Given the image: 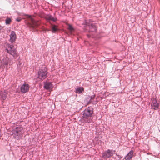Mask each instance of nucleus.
<instances>
[{
  "label": "nucleus",
  "mask_w": 160,
  "mask_h": 160,
  "mask_svg": "<svg viewBox=\"0 0 160 160\" xmlns=\"http://www.w3.org/2000/svg\"><path fill=\"white\" fill-rule=\"evenodd\" d=\"M93 111L91 108H87L84 111L83 117L85 119V121L88 122H90L92 121L91 116Z\"/></svg>",
  "instance_id": "1"
},
{
  "label": "nucleus",
  "mask_w": 160,
  "mask_h": 160,
  "mask_svg": "<svg viewBox=\"0 0 160 160\" xmlns=\"http://www.w3.org/2000/svg\"><path fill=\"white\" fill-rule=\"evenodd\" d=\"M6 50L8 53L12 55L15 58L18 56L17 50L12 45L8 44Z\"/></svg>",
  "instance_id": "2"
},
{
  "label": "nucleus",
  "mask_w": 160,
  "mask_h": 160,
  "mask_svg": "<svg viewBox=\"0 0 160 160\" xmlns=\"http://www.w3.org/2000/svg\"><path fill=\"white\" fill-rule=\"evenodd\" d=\"M28 25L32 28H37L40 24L38 21H35L32 18L30 17L29 18Z\"/></svg>",
  "instance_id": "3"
},
{
  "label": "nucleus",
  "mask_w": 160,
  "mask_h": 160,
  "mask_svg": "<svg viewBox=\"0 0 160 160\" xmlns=\"http://www.w3.org/2000/svg\"><path fill=\"white\" fill-rule=\"evenodd\" d=\"M115 152V150L108 149L102 153V157L104 158H107L113 156Z\"/></svg>",
  "instance_id": "4"
},
{
  "label": "nucleus",
  "mask_w": 160,
  "mask_h": 160,
  "mask_svg": "<svg viewBox=\"0 0 160 160\" xmlns=\"http://www.w3.org/2000/svg\"><path fill=\"white\" fill-rule=\"evenodd\" d=\"M23 128L20 127H17L13 131V134L16 138L18 136H21L22 133Z\"/></svg>",
  "instance_id": "5"
},
{
  "label": "nucleus",
  "mask_w": 160,
  "mask_h": 160,
  "mask_svg": "<svg viewBox=\"0 0 160 160\" xmlns=\"http://www.w3.org/2000/svg\"><path fill=\"white\" fill-rule=\"evenodd\" d=\"M47 70L45 69H40L38 72V77L42 80L45 79L47 76Z\"/></svg>",
  "instance_id": "6"
},
{
  "label": "nucleus",
  "mask_w": 160,
  "mask_h": 160,
  "mask_svg": "<svg viewBox=\"0 0 160 160\" xmlns=\"http://www.w3.org/2000/svg\"><path fill=\"white\" fill-rule=\"evenodd\" d=\"M30 86L27 83L23 84L21 87V92L22 93H25L28 92Z\"/></svg>",
  "instance_id": "7"
},
{
  "label": "nucleus",
  "mask_w": 160,
  "mask_h": 160,
  "mask_svg": "<svg viewBox=\"0 0 160 160\" xmlns=\"http://www.w3.org/2000/svg\"><path fill=\"white\" fill-rule=\"evenodd\" d=\"M152 101L151 104L152 108L154 110H157L158 108L159 103L157 102V100L154 98L152 99Z\"/></svg>",
  "instance_id": "8"
},
{
  "label": "nucleus",
  "mask_w": 160,
  "mask_h": 160,
  "mask_svg": "<svg viewBox=\"0 0 160 160\" xmlns=\"http://www.w3.org/2000/svg\"><path fill=\"white\" fill-rule=\"evenodd\" d=\"M10 41L12 42H14L16 39V35L15 32L12 31L11 32L10 35Z\"/></svg>",
  "instance_id": "9"
},
{
  "label": "nucleus",
  "mask_w": 160,
  "mask_h": 160,
  "mask_svg": "<svg viewBox=\"0 0 160 160\" xmlns=\"http://www.w3.org/2000/svg\"><path fill=\"white\" fill-rule=\"evenodd\" d=\"M7 95V93L6 91H2L0 92V98L2 100H5L6 99Z\"/></svg>",
  "instance_id": "10"
},
{
  "label": "nucleus",
  "mask_w": 160,
  "mask_h": 160,
  "mask_svg": "<svg viewBox=\"0 0 160 160\" xmlns=\"http://www.w3.org/2000/svg\"><path fill=\"white\" fill-rule=\"evenodd\" d=\"M133 151L132 150L130 151L125 157V159L126 160H130L133 156Z\"/></svg>",
  "instance_id": "11"
},
{
  "label": "nucleus",
  "mask_w": 160,
  "mask_h": 160,
  "mask_svg": "<svg viewBox=\"0 0 160 160\" xmlns=\"http://www.w3.org/2000/svg\"><path fill=\"white\" fill-rule=\"evenodd\" d=\"M45 19L47 20H51L54 22H55L57 21V18L53 17L51 15H48L45 16Z\"/></svg>",
  "instance_id": "12"
},
{
  "label": "nucleus",
  "mask_w": 160,
  "mask_h": 160,
  "mask_svg": "<svg viewBox=\"0 0 160 160\" xmlns=\"http://www.w3.org/2000/svg\"><path fill=\"white\" fill-rule=\"evenodd\" d=\"M44 87L47 90H50L52 88V86L51 82H48L44 84Z\"/></svg>",
  "instance_id": "13"
},
{
  "label": "nucleus",
  "mask_w": 160,
  "mask_h": 160,
  "mask_svg": "<svg viewBox=\"0 0 160 160\" xmlns=\"http://www.w3.org/2000/svg\"><path fill=\"white\" fill-rule=\"evenodd\" d=\"M76 92L78 93H80L84 90V88L82 87H79L76 89Z\"/></svg>",
  "instance_id": "14"
},
{
  "label": "nucleus",
  "mask_w": 160,
  "mask_h": 160,
  "mask_svg": "<svg viewBox=\"0 0 160 160\" xmlns=\"http://www.w3.org/2000/svg\"><path fill=\"white\" fill-rule=\"evenodd\" d=\"M12 20L9 18H7L5 20V23L6 25L10 24Z\"/></svg>",
  "instance_id": "15"
},
{
  "label": "nucleus",
  "mask_w": 160,
  "mask_h": 160,
  "mask_svg": "<svg viewBox=\"0 0 160 160\" xmlns=\"http://www.w3.org/2000/svg\"><path fill=\"white\" fill-rule=\"evenodd\" d=\"M3 63L6 65H8L9 62V60L8 58L5 59L3 60Z\"/></svg>",
  "instance_id": "16"
},
{
  "label": "nucleus",
  "mask_w": 160,
  "mask_h": 160,
  "mask_svg": "<svg viewBox=\"0 0 160 160\" xmlns=\"http://www.w3.org/2000/svg\"><path fill=\"white\" fill-rule=\"evenodd\" d=\"M97 30L95 26L92 25L91 27H90V30L92 32H95Z\"/></svg>",
  "instance_id": "17"
},
{
  "label": "nucleus",
  "mask_w": 160,
  "mask_h": 160,
  "mask_svg": "<svg viewBox=\"0 0 160 160\" xmlns=\"http://www.w3.org/2000/svg\"><path fill=\"white\" fill-rule=\"evenodd\" d=\"M68 29L71 32H72L74 31V28L72 27L71 25L69 24L68 25Z\"/></svg>",
  "instance_id": "18"
},
{
  "label": "nucleus",
  "mask_w": 160,
  "mask_h": 160,
  "mask_svg": "<svg viewBox=\"0 0 160 160\" xmlns=\"http://www.w3.org/2000/svg\"><path fill=\"white\" fill-rule=\"evenodd\" d=\"M52 28L54 32H56L58 30V27L56 25H52Z\"/></svg>",
  "instance_id": "19"
},
{
  "label": "nucleus",
  "mask_w": 160,
  "mask_h": 160,
  "mask_svg": "<svg viewBox=\"0 0 160 160\" xmlns=\"http://www.w3.org/2000/svg\"><path fill=\"white\" fill-rule=\"evenodd\" d=\"M95 97V95H92L91 97V98H90L91 99H90V101H89V103H91L92 102V100L93 99H94Z\"/></svg>",
  "instance_id": "20"
},
{
  "label": "nucleus",
  "mask_w": 160,
  "mask_h": 160,
  "mask_svg": "<svg viewBox=\"0 0 160 160\" xmlns=\"http://www.w3.org/2000/svg\"><path fill=\"white\" fill-rule=\"evenodd\" d=\"M16 20L18 22H20L21 20V19L20 18H18L16 19Z\"/></svg>",
  "instance_id": "21"
},
{
  "label": "nucleus",
  "mask_w": 160,
  "mask_h": 160,
  "mask_svg": "<svg viewBox=\"0 0 160 160\" xmlns=\"http://www.w3.org/2000/svg\"><path fill=\"white\" fill-rule=\"evenodd\" d=\"M10 30H10V28H8V30H7V32L9 33L10 32Z\"/></svg>",
  "instance_id": "22"
},
{
  "label": "nucleus",
  "mask_w": 160,
  "mask_h": 160,
  "mask_svg": "<svg viewBox=\"0 0 160 160\" xmlns=\"http://www.w3.org/2000/svg\"><path fill=\"white\" fill-rule=\"evenodd\" d=\"M2 29V27L1 26H0V30Z\"/></svg>",
  "instance_id": "23"
}]
</instances>
